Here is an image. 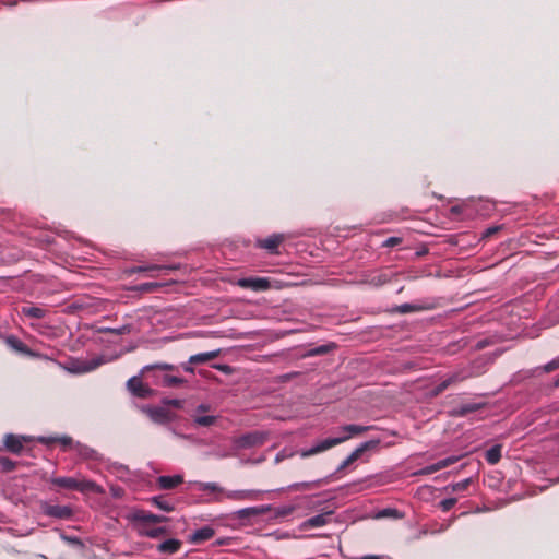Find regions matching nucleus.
<instances>
[{
  "mask_svg": "<svg viewBox=\"0 0 559 559\" xmlns=\"http://www.w3.org/2000/svg\"><path fill=\"white\" fill-rule=\"evenodd\" d=\"M371 428H372L371 426H360V425H354V424L345 425L341 429H342V431L347 432V435L342 436V437L328 438L325 440H322L319 443H317L316 445H313L312 448L301 451L300 455L302 457H308V456L318 454L320 452L331 449L334 445L341 444L342 442L348 440L352 436L360 435L362 432L370 430Z\"/></svg>",
  "mask_w": 559,
  "mask_h": 559,
  "instance_id": "nucleus-1",
  "label": "nucleus"
},
{
  "mask_svg": "<svg viewBox=\"0 0 559 559\" xmlns=\"http://www.w3.org/2000/svg\"><path fill=\"white\" fill-rule=\"evenodd\" d=\"M51 484L57 487L79 492H102V488L93 480L76 479L73 477H53Z\"/></svg>",
  "mask_w": 559,
  "mask_h": 559,
  "instance_id": "nucleus-2",
  "label": "nucleus"
},
{
  "mask_svg": "<svg viewBox=\"0 0 559 559\" xmlns=\"http://www.w3.org/2000/svg\"><path fill=\"white\" fill-rule=\"evenodd\" d=\"M394 275L395 274L392 272H384L380 270L364 271L360 273L359 278L356 281V283L361 285H369L377 288L390 283Z\"/></svg>",
  "mask_w": 559,
  "mask_h": 559,
  "instance_id": "nucleus-3",
  "label": "nucleus"
},
{
  "mask_svg": "<svg viewBox=\"0 0 559 559\" xmlns=\"http://www.w3.org/2000/svg\"><path fill=\"white\" fill-rule=\"evenodd\" d=\"M143 374L140 372L139 376L130 378L127 382V388L132 395L140 399H148L153 396L154 390L142 381Z\"/></svg>",
  "mask_w": 559,
  "mask_h": 559,
  "instance_id": "nucleus-4",
  "label": "nucleus"
},
{
  "mask_svg": "<svg viewBox=\"0 0 559 559\" xmlns=\"http://www.w3.org/2000/svg\"><path fill=\"white\" fill-rule=\"evenodd\" d=\"M266 440V435L260 431H252L238 437L235 441L240 449H250L262 445Z\"/></svg>",
  "mask_w": 559,
  "mask_h": 559,
  "instance_id": "nucleus-5",
  "label": "nucleus"
},
{
  "mask_svg": "<svg viewBox=\"0 0 559 559\" xmlns=\"http://www.w3.org/2000/svg\"><path fill=\"white\" fill-rule=\"evenodd\" d=\"M31 440V437L7 433L3 438V447L12 454H21L24 449V443Z\"/></svg>",
  "mask_w": 559,
  "mask_h": 559,
  "instance_id": "nucleus-6",
  "label": "nucleus"
},
{
  "mask_svg": "<svg viewBox=\"0 0 559 559\" xmlns=\"http://www.w3.org/2000/svg\"><path fill=\"white\" fill-rule=\"evenodd\" d=\"M40 508L44 514L56 519L68 520L73 515V510L69 506H59L43 502L40 504Z\"/></svg>",
  "mask_w": 559,
  "mask_h": 559,
  "instance_id": "nucleus-7",
  "label": "nucleus"
},
{
  "mask_svg": "<svg viewBox=\"0 0 559 559\" xmlns=\"http://www.w3.org/2000/svg\"><path fill=\"white\" fill-rule=\"evenodd\" d=\"M380 443L379 440H369L364 443H361L358 448H356L338 466L337 472L343 471L350 464H353L355 461H357L364 452L376 448Z\"/></svg>",
  "mask_w": 559,
  "mask_h": 559,
  "instance_id": "nucleus-8",
  "label": "nucleus"
},
{
  "mask_svg": "<svg viewBox=\"0 0 559 559\" xmlns=\"http://www.w3.org/2000/svg\"><path fill=\"white\" fill-rule=\"evenodd\" d=\"M285 236L283 234H273L264 239H257L255 247L266 250L271 254L278 253V247L284 242Z\"/></svg>",
  "mask_w": 559,
  "mask_h": 559,
  "instance_id": "nucleus-9",
  "label": "nucleus"
},
{
  "mask_svg": "<svg viewBox=\"0 0 559 559\" xmlns=\"http://www.w3.org/2000/svg\"><path fill=\"white\" fill-rule=\"evenodd\" d=\"M236 284L241 288L252 289L254 292L266 290L271 287L270 281L263 277H243L239 278Z\"/></svg>",
  "mask_w": 559,
  "mask_h": 559,
  "instance_id": "nucleus-10",
  "label": "nucleus"
},
{
  "mask_svg": "<svg viewBox=\"0 0 559 559\" xmlns=\"http://www.w3.org/2000/svg\"><path fill=\"white\" fill-rule=\"evenodd\" d=\"M467 378L463 371H456L449 374L444 380H442L436 388L430 391V396L436 397L441 394L449 386L456 384L459 382L464 381Z\"/></svg>",
  "mask_w": 559,
  "mask_h": 559,
  "instance_id": "nucleus-11",
  "label": "nucleus"
},
{
  "mask_svg": "<svg viewBox=\"0 0 559 559\" xmlns=\"http://www.w3.org/2000/svg\"><path fill=\"white\" fill-rule=\"evenodd\" d=\"M148 417L156 424H168L174 419V414L164 407H148Z\"/></svg>",
  "mask_w": 559,
  "mask_h": 559,
  "instance_id": "nucleus-12",
  "label": "nucleus"
},
{
  "mask_svg": "<svg viewBox=\"0 0 559 559\" xmlns=\"http://www.w3.org/2000/svg\"><path fill=\"white\" fill-rule=\"evenodd\" d=\"M133 519L134 521L141 524V527H147L150 524L163 523L168 521V518L165 515H157L145 511L136 512Z\"/></svg>",
  "mask_w": 559,
  "mask_h": 559,
  "instance_id": "nucleus-13",
  "label": "nucleus"
},
{
  "mask_svg": "<svg viewBox=\"0 0 559 559\" xmlns=\"http://www.w3.org/2000/svg\"><path fill=\"white\" fill-rule=\"evenodd\" d=\"M214 535L215 530L209 525H205L190 534L188 537V542L193 545H199L211 539Z\"/></svg>",
  "mask_w": 559,
  "mask_h": 559,
  "instance_id": "nucleus-14",
  "label": "nucleus"
},
{
  "mask_svg": "<svg viewBox=\"0 0 559 559\" xmlns=\"http://www.w3.org/2000/svg\"><path fill=\"white\" fill-rule=\"evenodd\" d=\"M332 515H333L332 511L324 512V513H321V514H317V515L311 516L308 520H306L301 524V527L302 528H308V527L323 526V525L330 523Z\"/></svg>",
  "mask_w": 559,
  "mask_h": 559,
  "instance_id": "nucleus-15",
  "label": "nucleus"
},
{
  "mask_svg": "<svg viewBox=\"0 0 559 559\" xmlns=\"http://www.w3.org/2000/svg\"><path fill=\"white\" fill-rule=\"evenodd\" d=\"M49 310L45 307L26 305L21 308V313L27 318L44 319Z\"/></svg>",
  "mask_w": 559,
  "mask_h": 559,
  "instance_id": "nucleus-16",
  "label": "nucleus"
},
{
  "mask_svg": "<svg viewBox=\"0 0 559 559\" xmlns=\"http://www.w3.org/2000/svg\"><path fill=\"white\" fill-rule=\"evenodd\" d=\"M182 546L181 540L177 538H169L157 545V550L162 554L173 555L180 550Z\"/></svg>",
  "mask_w": 559,
  "mask_h": 559,
  "instance_id": "nucleus-17",
  "label": "nucleus"
},
{
  "mask_svg": "<svg viewBox=\"0 0 559 559\" xmlns=\"http://www.w3.org/2000/svg\"><path fill=\"white\" fill-rule=\"evenodd\" d=\"M183 483L181 475L174 476H159L157 478V485L163 490H169Z\"/></svg>",
  "mask_w": 559,
  "mask_h": 559,
  "instance_id": "nucleus-18",
  "label": "nucleus"
},
{
  "mask_svg": "<svg viewBox=\"0 0 559 559\" xmlns=\"http://www.w3.org/2000/svg\"><path fill=\"white\" fill-rule=\"evenodd\" d=\"M102 364H103V359L100 357L93 358V359L86 360V361H78L74 365L72 371L78 372V373L88 372V371L96 369Z\"/></svg>",
  "mask_w": 559,
  "mask_h": 559,
  "instance_id": "nucleus-19",
  "label": "nucleus"
},
{
  "mask_svg": "<svg viewBox=\"0 0 559 559\" xmlns=\"http://www.w3.org/2000/svg\"><path fill=\"white\" fill-rule=\"evenodd\" d=\"M221 354L219 349L195 354L189 357V364L200 365L217 358Z\"/></svg>",
  "mask_w": 559,
  "mask_h": 559,
  "instance_id": "nucleus-20",
  "label": "nucleus"
},
{
  "mask_svg": "<svg viewBox=\"0 0 559 559\" xmlns=\"http://www.w3.org/2000/svg\"><path fill=\"white\" fill-rule=\"evenodd\" d=\"M5 343L9 347L12 349L24 354V355H33L32 350L28 348V346L23 343L20 338H17L14 335H10L5 338Z\"/></svg>",
  "mask_w": 559,
  "mask_h": 559,
  "instance_id": "nucleus-21",
  "label": "nucleus"
},
{
  "mask_svg": "<svg viewBox=\"0 0 559 559\" xmlns=\"http://www.w3.org/2000/svg\"><path fill=\"white\" fill-rule=\"evenodd\" d=\"M226 498L230 500H248L254 499L259 495V491L255 490H231L227 491Z\"/></svg>",
  "mask_w": 559,
  "mask_h": 559,
  "instance_id": "nucleus-22",
  "label": "nucleus"
},
{
  "mask_svg": "<svg viewBox=\"0 0 559 559\" xmlns=\"http://www.w3.org/2000/svg\"><path fill=\"white\" fill-rule=\"evenodd\" d=\"M501 450L502 447L500 444H496L488 449L485 453L486 461L491 465L497 464L501 459Z\"/></svg>",
  "mask_w": 559,
  "mask_h": 559,
  "instance_id": "nucleus-23",
  "label": "nucleus"
},
{
  "mask_svg": "<svg viewBox=\"0 0 559 559\" xmlns=\"http://www.w3.org/2000/svg\"><path fill=\"white\" fill-rule=\"evenodd\" d=\"M264 511H265L264 508L249 507V508H243V509L238 510L236 512V515L238 519H249L252 516L260 515V514L264 513Z\"/></svg>",
  "mask_w": 559,
  "mask_h": 559,
  "instance_id": "nucleus-24",
  "label": "nucleus"
},
{
  "mask_svg": "<svg viewBox=\"0 0 559 559\" xmlns=\"http://www.w3.org/2000/svg\"><path fill=\"white\" fill-rule=\"evenodd\" d=\"M152 503L155 504L158 509L171 512L175 507L165 496H156L151 499Z\"/></svg>",
  "mask_w": 559,
  "mask_h": 559,
  "instance_id": "nucleus-25",
  "label": "nucleus"
},
{
  "mask_svg": "<svg viewBox=\"0 0 559 559\" xmlns=\"http://www.w3.org/2000/svg\"><path fill=\"white\" fill-rule=\"evenodd\" d=\"M134 330L132 324H123L118 328H102V333L107 334H115V335H123V334H130Z\"/></svg>",
  "mask_w": 559,
  "mask_h": 559,
  "instance_id": "nucleus-26",
  "label": "nucleus"
},
{
  "mask_svg": "<svg viewBox=\"0 0 559 559\" xmlns=\"http://www.w3.org/2000/svg\"><path fill=\"white\" fill-rule=\"evenodd\" d=\"M155 369L163 370V371H174L177 369V367L173 364L157 362V364L144 366L141 370V373L144 374V373L155 370Z\"/></svg>",
  "mask_w": 559,
  "mask_h": 559,
  "instance_id": "nucleus-27",
  "label": "nucleus"
},
{
  "mask_svg": "<svg viewBox=\"0 0 559 559\" xmlns=\"http://www.w3.org/2000/svg\"><path fill=\"white\" fill-rule=\"evenodd\" d=\"M167 533H168V530L166 527L150 528V527L142 526L140 528V534L147 536L150 538H157L162 535H166Z\"/></svg>",
  "mask_w": 559,
  "mask_h": 559,
  "instance_id": "nucleus-28",
  "label": "nucleus"
},
{
  "mask_svg": "<svg viewBox=\"0 0 559 559\" xmlns=\"http://www.w3.org/2000/svg\"><path fill=\"white\" fill-rule=\"evenodd\" d=\"M423 309L424 308L421 306H418L415 304H403V305L394 307L392 309V312L405 314V313H409V312L420 311Z\"/></svg>",
  "mask_w": 559,
  "mask_h": 559,
  "instance_id": "nucleus-29",
  "label": "nucleus"
},
{
  "mask_svg": "<svg viewBox=\"0 0 559 559\" xmlns=\"http://www.w3.org/2000/svg\"><path fill=\"white\" fill-rule=\"evenodd\" d=\"M481 407V404L478 403H467L461 405L457 409L454 411V414L457 416H465L469 413H474Z\"/></svg>",
  "mask_w": 559,
  "mask_h": 559,
  "instance_id": "nucleus-30",
  "label": "nucleus"
},
{
  "mask_svg": "<svg viewBox=\"0 0 559 559\" xmlns=\"http://www.w3.org/2000/svg\"><path fill=\"white\" fill-rule=\"evenodd\" d=\"M186 383L183 378H179L176 376L166 374L163 377L162 384L166 388H175Z\"/></svg>",
  "mask_w": 559,
  "mask_h": 559,
  "instance_id": "nucleus-31",
  "label": "nucleus"
},
{
  "mask_svg": "<svg viewBox=\"0 0 559 559\" xmlns=\"http://www.w3.org/2000/svg\"><path fill=\"white\" fill-rule=\"evenodd\" d=\"M74 450L84 459H94L96 454L95 450L80 442H75Z\"/></svg>",
  "mask_w": 559,
  "mask_h": 559,
  "instance_id": "nucleus-32",
  "label": "nucleus"
},
{
  "mask_svg": "<svg viewBox=\"0 0 559 559\" xmlns=\"http://www.w3.org/2000/svg\"><path fill=\"white\" fill-rule=\"evenodd\" d=\"M0 467L3 473H10L16 469L17 463L7 456H0Z\"/></svg>",
  "mask_w": 559,
  "mask_h": 559,
  "instance_id": "nucleus-33",
  "label": "nucleus"
},
{
  "mask_svg": "<svg viewBox=\"0 0 559 559\" xmlns=\"http://www.w3.org/2000/svg\"><path fill=\"white\" fill-rule=\"evenodd\" d=\"M198 487L202 491H211V492H218V493L224 492V489L221 486H218L216 483H199Z\"/></svg>",
  "mask_w": 559,
  "mask_h": 559,
  "instance_id": "nucleus-34",
  "label": "nucleus"
},
{
  "mask_svg": "<svg viewBox=\"0 0 559 559\" xmlns=\"http://www.w3.org/2000/svg\"><path fill=\"white\" fill-rule=\"evenodd\" d=\"M216 421V417L212 415H205V416H197L194 418V423L198 426L202 427H210Z\"/></svg>",
  "mask_w": 559,
  "mask_h": 559,
  "instance_id": "nucleus-35",
  "label": "nucleus"
},
{
  "mask_svg": "<svg viewBox=\"0 0 559 559\" xmlns=\"http://www.w3.org/2000/svg\"><path fill=\"white\" fill-rule=\"evenodd\" d=\"M175 269H176L175 266L152 264V265H146V266H138L133 271L134 272H144V271L146 272V271L175 270Z\"/></svg>",
  "mask_w": 559,
  "mask_h": 559,
  "instance_id": "nucleus-36",
  "label": "nucleus"
},
{
  "mask_svg": "<svg viewBox=\"0 0 559 559\" xmlns=\"http://www.w3.org/2000/svg\"><path fill=\"white\" fill-rule=\"evenodd\" d=\"M317 485H318V483L305 481V483L293 484L288 488L292 489V490H300V489L301 490H309V489L314 488Z\"/></svg>",
  "mask_w": 559,
  "mask_h": 559,
  "instance_id": "nucleus-37",
  "label": "nucleus"
},
{
  "mask_svg": "<svg viewBox=\"0 0 559 559\" xmlns=\"http://www.w3.org/2000/svg\"><path fill=\"white\" fill-rule=\"evenodd\" d=\"M471 483H472V478H466V479L461 480L459 483L452 484L450 486V488L454 492L463 491V490L467 489V487L469 486Z\"/></svg>",
  "mask_w": 559,
  "mask_h": 559,
  "instance_id": "nucleus-38",
  "label": "nucleus"
},
{
  "mask_svg": "<svg viewBox=\"0 0 559 559\" xmlns=\"http://www.w3.org/2000/svg\"><path fill=\"white\" fill-rule=\"evenodd\" d=\"M388 516L401 518L402 515L396 509H392V508L383 509V510L379 511V513L377 514V518H388Z\"/></svg>",
  "mask_w": 559,
  "mask_h": 559,
  "instance_id": "nucleus-39",
  "label": "nucleus"
},
{
  "mask_svg": "<svg viewBox=\"0 0 559 559\" xmlns=\"http://www.w3.org/2000/svg\"><path fill=\"white\" fill-rule=\"evenodd\" d=\"M557 369H559V356L543 366V371L546 373L552 372Z\"/></svg>",
  "mask_w": 559,
  "mask_h": 559,
  "instance_id": "nucleus-40",
  "label": "nucleus"
},
{
  "mask_svg": "<svg viewBox=\"0 0 559 559\" xmlns=\"http://www.w3.org/2000/svg\"><path fill=\"white\" fill-rule=\"evenodd\" d=\"M456 501V498L443 499L442 501H440L439 507L441 508L442 511L447 512L455 506Z\"/></svg>",
  "mask_w": 559,
  "mask_h": 559,
  "instance_id": "nucleus-41",
  "label": "nucleus"
},
{
  "mask_svg": "<svg viewBox=\"0 0 559 559\" xmlns=\"http://www.w3.org/2000/svg\"><path fill=\"white\" fill-rule=\"evenodd\" d=\"M57 442L60 443L64 449H67V448L74 449V445H75L73 439L69 436L58 437Z\"/></svg>",
  "mask_w": 559,
  "mask_h": 559,
  "instance_id": "nucleus-42",
  "label": "nucleus"
},
{
  "mask_svg": "<svg viewBox=\"0 0 559 559\" xmlns=\"http://www.w3.org/2000/svg\"><path fill=\"white\" fill-rule=\"evenodd\" d=\"M160 285L158 283H143L136 287L139 292H153Z\"/></svg>",
  "mask_w": 559,
  "mask_h": 559,
  "instance_id": "nucleus-43",
  "label": "nucleus"
},
{
  "mask_svg": "<svg viewBox=\"0 0 559 559\" xmlns=\"http://www.w3.org/2000/svg\"><path fill=\"white\" fill-rule=\"evenodd\" d=\"M162 403L164 405L173 406L175 408H181L182 405H183V402L181 400H178V399H164L162 401Z\"/></svg>",
  "mask_w": 559,
  "mask_h": 559,
  "instance_id": "nucleus-44",
  "label": "nucleus"
},
{
  "mask_svg": "<svg viewBox=\"0 0 559 559\" xmlns=\"http://www.w3.org/2000/svg\"><path fill=\"white\" fill-rule=\"evenodd\" d=\"M501 228H502V226H499V225L488 227L487 229L484 230L481 238L483 239L489 238L492 235L497 234Z\"/></svg>",
  "mask_w": 559,
  "mask_h": 559,
  "instance_id": "nucleus-45",
  "label": "nucleus"
},
{
  "mask_svg": "<svg viewBox=\"0 0 559 559\" xmlns=\"http://www.w3.org/2000/svg\"><path fill=\"white\" fill-rule=\"evenodd\" d=\"M328 350H329V346H326V345H322V346H319V347H316V348L311 349V350L309 352V355H310V356H313V355H323V354L328 353Z\"/></svg>",
  "mask_w": 559,
  "mask_h": 559,
  "instance_id": "nucleus-46",
  "label": "nucleus"
},
{
  "mask_svg": "<svg viewBox=\"0 0 559 559\" xmlns=\"http://www.w3.org/2000/svg\"><path fill=\"white\" fill-rule=\"evenodd\" d=\"M38 442L45 445H50L52 443H56L58 440V437H38Z\"/></svg>",
  "mask_w": 559,
  "mask_h": 559,
  "instance_id": "nucleus-47",
  "label": "nucleus"
},
{
  "mask_svg": "<svg viewBox=\"0 0 559 559\" xmlns=\"http://www.w3.org/2000/svg\"><path fill=\"white\" fill-rule=\"evenodd\" d=\"M401 241H402V239L399 238V237H391V238L385 240L384 246L393 247V246H396V245L401 243Z\"/></svg>",
  "mask_w": 559,
  "mask_h": 559,
  "instance_id": "nucleus-48",
  "label": "nucleus"
},
{
  "mask_svg": "<svg viewBox=\"0 0 559 559\" xmlns=\"http://www.w3.org/2000/svg\"><path fill=\"white\" fill-rule=\"evenodd\" d=\"M435 472H438L437 468H436V465L435 463L429 465V466H426L423 471H421V474H432Z\"/></svg>",
  "mask_w": 559,
  "mask_h": 559,
  "instance_id": "nucleus-49",
  "label": "nucleus"
},
{
  "mask_svg": "<svg viewBox=\"0 0 559 559\" xmlns=\"http://www.w3.org/2000/svg\"><path fill=\"white\" fill-rule=\"evenodd\" d=\"M193 364H189L186 362V364H182L181 367L182 369L186 371V372H189V373H193L194 372V368L192 367Z\"/></svg>",
  "mask_w": 559,
  "mask_h": 559,
  "instance_id": "nucleus-50",
  "label": "nucleus"
},
{
  "mask_svg": "<svg viewBox=\"0 0 559 559\" xmlns=\"http://www.w3.org/2000/svg\"><path fill=\"white\" fill-rule=\"evenodd\" d=\"M437 471L443 469L447 467V462L443 460H440L435 463Z\"/></svg>",
  "mask_w": 559,
  "mask_h": 559,
  "instance_id": "nucleus-51",
  "label": "nucleus"
},
{
  "mask_svg": "<svg viewBox=\"0 0 559 559\" xmlns=\"http://www.w3.org/2000/svg\"><path fill=\"white\" fill-rule=\"evenodd\" d=\"M443 461L447 462V467L452 465L453 463H455L457 461V457L456 456H449V457H445L443 459Z\"/></svg>",
  "mask_w": 559,
  "mask_h": 559,
  "instance_id": "nucleus-52",
  "label": "nucleus"
},
{
  "mask_svg": "<svg viewBox=\"0 0 559 559\" xmlns=\"http://www.w3.org/2000/svg\"><path fill=\"white\" fill-rule=\"evenodd\" d=\"M229 542V538H219L215 542V545H218V546H222V545H227Z\"/></svg>",
  "mask_w": 559,
  "mask_h": 559,
  "instance_id": "nucleus-53",
  "label": "nucleus"
},
{
  "mask_svg": "<svg viewBox=\"0 0 559 559\" xmlns=\"http://www.w3.org/2000/svg\"><path fill=\"white\" fill-rule=\"evenodd\" d=\"M209 408H210V406H209V405H206V404H200V405L198 406V411H199V412H207V411H209Z\"/></svg>",
  "mask_w": 559,
  "mask_h": 559,
  "instance_id": "nucleus-54",
  "label": "nucleus"
},
{
  "mask_svg": "<svg viewBox=\"0 0 559 559\" xmlns=\"http://www.w3.org/2000/svg\"><path fill=\"white\" fill-rule=\"evenodd\" d=\"M451 212H452L453 214H459V213H461V206H460V205H454V206H452V207H451Z\"/></svg>",
  "mask_w": 559,
  "mask_h": 559,
  "instance_id": "nucleus-55",
  "label": "nucleus"
},
{
  "mask_svg": "<svg viewBox=\"0 0 559 559\" xmlns=\"http://www.w3.org/2000/svg\"><path fill=\"white\" fill-rule=\"evenodd\" d=\"M360 559H382V558L380 556H376V555H367V556L361 557Z\"/></svg>",
  "mask_w": 559,
  "mask_h": 559,
  "instance_id": "nucleus-56",
  "label": "nucleus"
},
{
  "mask_svg": "<svg viewBox=\"0 0 559 559\" xmlns=\"http://www.w3.org/2000/svg\"><path fill=\"white\" fill-rule=\"evenodd\" d=\"M69 542L73 543V544H78V545H81V540L78 538V537H70V538H67Z\"/></svg>",
  "mask_w": 559,
  "mask_h": 559,
  "instance_id": "nucleus-57",
  "label": "nucleus"
},
{
  "mask_svg": "<svg viewBox=\"0 0 559 559\" xmlns=\"http://www.w3.org/2000/svg\"><path fill=\"white\" fill-rule=\"evenodd\" d=\"M296 374H297L296 372H293V373H288V374L283 376V378L285 380H288V379H292L293 377H295Z\"/></svg>",
  "mask_w": 559,
  "mask_h": 559,
  "instance_id": "nucleus-58",
  "label": "nucleus"
},
{
  "mask_svg": "<svg viewBox=\"0 0 559 559\" xmlns=\"http://www.w3.org/2000/svg\"><path fill=\"white\" fill-rule=\"evenodd\" d=\"M554 386L559 388V377L554 381Z\"/></svg>",
  "mask_w": 559,
  "mask_h": 559,
  "instance_id": "nucleus-59",
  "label": "nucleus"
}]
</instances>
